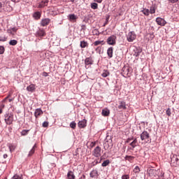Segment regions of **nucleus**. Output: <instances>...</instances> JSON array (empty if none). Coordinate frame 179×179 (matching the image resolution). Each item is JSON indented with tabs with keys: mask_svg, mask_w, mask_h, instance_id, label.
Segmentation results:
<instances>
[{
	"mask_svg": "<svg viewBox=\"0 0 179 179\" xmlns=\"http://www.w3.org/2000/svg\"><path fill=\"white\" fill-rule=\"evenodd\" d=\"M140 136L141 141L145 142V143H150L152 142L150 134L146 131H143Z\"/></svg>",
	"mask_w": 179,
	"mask_h": 179,
	"instance_id": "1",
	"label": "nucleus"
},
{
	"mask_svg": "<svg viewBox=\"0 0 179 179\" xmlns=\"http://www.w3.org/2000/svg\"><path fill=\"white\" fill-rule=\"evenodd\" d=\"M13 114L6 113L4 115V121L7 125H12L13 124Z\"/></svg>",
	"mask_w": 179,
	"mask_h": 179,
	"instance_id": "2",
	"label": "nucleus"
},
{
	"mask_svg": "<svg viewBox=\"0 0 179 179\" xmlns=\"http://www.w3.org/2000/svg\"><path fill=\"white\" fill-rule=\"evenodd\" d=\"M106 43L108 45H115L117 44V36L115 35H111L107 38Z\"/></svg>",
	"mask_w": 179,
	"mask_h": 179,
	"instance_id": "3",
	"label": "nucleus"
},
{
	"mask_svg": "<svg viewBox=\"0 0 179 179\" xmlns=\"http://www.w3.org/2000/svg\"><path fill=\"white\" fill-rule=\"evenodd\" d=\"M92 155L94 156V157H101V148L100 146H96L92 151Z\"/></svg>",
	"mask_w": 179,
	"mask_h": 179,
	"instance_id": "4",
	"label": "nucleus"
},
{
	"mask_svg": "<svg viewBox=\"0 0 179 179\" xmlns=\"http://www.w3.org/2000/svg\"><path fill=\"white\" fill-rule=\"evenodd\" d=\"M136 38V34L134 31H130L127 36V40L129 43H132Z\"/></svg>",
	"mask_w": 179,
	"mask_h": 179,
	"instance_id": "5",
	"label": "nucleus"
},
{
	"mask_svg": "<svg viewBox=\"0 0 179 179\" xmlns=\"http://www.w3.org/2000/svg\"><path fill=\"white\" fill-rule=\"evenodd\" d=\"M156 22L159 26H166V24L167 23L166 20L162 17H157Z\"/></svg>",
	"mask_w": 179,
	"mask_h": 179,
	"instance_id": "6",
	"label": "nucleus"
},
{
	"mask_svg": "<svg viewBox=\"0 0 179 179\" xmlns=\"http://www.w3.org/2000/svg\"><path fill=\"white\" fill-rule=\"evenodd\" d=\"M85 68H89V65H93V59L92 57H87L85 59Z\"/></svg>",
	"mask_w": 179,
	"mask_h": 179,
	"instance_id": "7",
	"label": "nucleus"
},
{
	"mask_svg": "<svg viewBox=\"0 0 179 179\" xmlns=\"http://www.w3.org/2000/svg\"><path fill=\"white\" fill-rule=\"evenodd\" d=\"M117 108H119V110H127V103H125V101H119Z\"/></svg>",
	"mask_w": 179,
	"mask_h": 179,
	"instance_id": "8",
	"label": "nucleus"
},
{
	"mask_svg": "<svg viewBox=\"0 0 179 179\" xmlns=\"http://www.w3.org/2000/svg\"><path fill=\"white\" fill-rule=\"evenodd\" d=\"M87 124V120H86V119H84L81 121H79L78 123V125L80 128H86Z\"/></svg>",
	"mask_w": 179,
	"mask_h": 179,
	"instance_id": "9",
	"label": "nucleus"
},
{
	"mask_svg": "<svg viewBox=\"0 0 179 179\" xmlns=\"http://www.w3.org/2000/svg\"><path fill=\"white\" fill-rule=\"evenodd\" d=\"M43 114H44V112H43V110H41V108H37L34 112V115L36 118H38V117H40V115H43Z\"/></svg>",
	"mask_w": 179,
	"mask_h": 179,
	"instance_id": "10",
	"label": "nucleus"
},
{
	"mask_svg": "<svg viewBox=\"0 0 179 179\" xmlns=\"http://www.w3.org/2000/svg\"><path fill=\"white\" fill-rule=\"evenodd\" d=\"M50 22H51V20L48 18H45L41 20V26H43V27H45V26H48V24H50Z\"/></svg>",
	"mask_w": 179,
	"mask_h": 179,
	"instance_id": "11",
	"label": "nucleus"
},
{
	"mask_svg": "<svg viewBox=\"0 0 179 179\" xmlns=\"http://www.w3.org/2000/svg\"><path fill=\"white\" fill-rule=\"evenodd\" d=\"M17 31V27L10 28V29L7 30V33L8 34H11V36H15V34H16Z\"/></svg>",
	"mask_w": 179,
	"mask_h": 179,
	"instance_id": "12",
	"label": "nucleus"
},
{
	"mask_svg": "<svg viewBox=\"0 0 179 179\" xmlns=\"http://www.w3.org/2000/svg\"><path fill=\"white\" fill-rule=\"evenodd\" d=\"M27 92H31V93H33L34 92H36V85L31 84L27 87Z\"/></svg>",
	"mask_w": 179,
	"mask_h": 179,
	"instance_id": "13",
	"label": "nucleus"
},
{
	"mask_svg": "<svg viewBox=\"0 0 179 179\" xmlns=\"http://www.w3.org/2000/svg\"><path fill=\"white\" fill-rule=\"evenodd\" d=\"M148 173L150 177H156L157 171L155 169H148Z\"/></svg>",
	"mask_w": 179,
	"mask_h": 179,
	"instance_id": "14",
	"label": "nucleus"
},
{
	"mask_svg": "<svg viewBox=\"0 0 179 179\" xmlns=\"http://www.w3.org/2000/svg\"><path fill=\"white\" fill-rule=\"evenodd\" d=\"M36 34L38 37H45V31L44 29H40L38 31H37Z\"/></svg>",
	"mask_w": 179,
	"mask_h": 179,
	"instance_id": "15",
	"label": "nucleus"
},
{
	"mask_svg": "<svg viewBox=\"0 0 179 179\" xmlns=\"http://www.w3.org/2000/svg\"><path fill=\"white\" fill-rule=\"evenodd\" d=\"M80 47L81 48H87V47H89V43L86 41H81L80 42Z\"/></svg>",
	"mask_w": 179,
	"mask_h": 179,
	"instance_id": "16",
	"label": "nucleus"
},
{
	"mask_svg": "<svg viewBox=\"0 0 179 179\" xmlns=\"http://www.w3.org/2000/svg\"><path fill=\"white\" fill-rule=\"evenodd\" d=\"M104 44H106L104 41H96L92 43V45L97 47V45H104Z\"/></svg>",
	"mask_w": 179,
	"mask_h": 179,
	"instance_id": "17",
	"label": "nucleus"
},
{
	"mask_svg": "<svg viewBox=\"0 0 179 179\" xmlns=\"http://www.w3.org/2000/svg\"><path fill=\"white\" fill-rule=\"evenodd\" d=\"M114 48L113 47H110L107 50V54L109 58H113V54Z\"/></svg>",
	"mask_w": 179,
	"mask_h": 179,
	"instance_id": "18",
	"label": "nucleus"
},
{
	"mask_svg": "<svg viewBox=\"0 0 179 179\" xmlns=\"http://www.w3.org/2000/svg\"><path fill=\"white\" fill-rule=\"evenodd\" d=\"M90 176L91 178H94V177H99V173L97 172V170L94 169L91 171Z\"/></svg>",
	"mask_w": 179,
	"mask_h": 179,
	"instance_id": "19",
	"label": "nucleus"
},
{
	"mask_svg": "<svg viewBox=\"0 0 179 179\" xmlns=\"http://www.w3.org/2000/svg\"><path fill=\"white\" fill-rule=\"evenodd\" d=\"M47 5H48V0H43L40 3L38 8H44V6H47Z\"/></svg>",
	"mask_w": 179,
	"mask_h": 179,
	"instance_id": "20",
	"label": "nucleus"
},
{
	"mask_svg": "<svg viewBox=\"0 0 179 179\" xmlns=\"http://www.w3.org/2000/svg\"><path fill=\"white\" fill-rule=\"evenodd\" d=\"M102 115L103 117H108L110 115V110L105 108L102 110Z\"/></svg>",
	"mask_w": 179,
	"mask_h": 179,
	"instance_id": "21",
	"label": "nucleus"
},
{
	"mask_svg": "<svg viewBox=\"0 0 179 179\" xmlns=\"http://www.w3.org/2000/svg\"><path fill=\"white\" fill-rule=\"evenodd\" d=\"M76 177L75 176V174L72 172V171H70L67 173V178L68 179H75Z\"/></svg>",
	"mask_w": 179,
	"mask_h": 179,
	"instance_id": "22",
	"label": "nucleus"
},
{
	"mask_svg": "<svg viewBox=\"0 0 179 179\" xmlns=\"http://www.w3.org/2000/svg\"><path fill=\"white\" fill-rule=\"evenodd\" d=\"M68 17L69 20H70L71 22L76 20V19H78V17L75 14H70L69 15Z\"/></svg>",
	"mask_w": 179,
	"mask_h": 179,
	"instance_id": "23",
	"label": "nucleus"
},
{
	"mask_svg": "<svg viewBox=\"0 0 179 179\" xmlns=\"http://www.w3.org/2000/svg\"><path fill=\"white\" fill-rule=\"evenodd\" d=\"M34 19H36V20H38V19H40L41 17V13L37 11L36 13H34Z\"/></svg>",
	"mask_w": 179,
	"mask_h": 179,
	"instance_id": "24",
	"label": "nucleus"
},
{
	"mask_svg": "<svg viewBox=\"0 0 179 179\" xmlns=\"http://www.w3.org/2000/svg\"><path fill=\"white\" fill-rule=\"evenodd\" d=\"M138 143V139L134 138L131 143H130V146H131L133 148H136V145Z\"/></svg>",
	"mask_w": 179,
	"mask_h": 179,
	"instance_id": "25",
	"label": "nucleus"
},
{
	"mask_svg": "<svg viewBox=\"0 0 179 179\" xmlns=\"http://www.w3.org/2000/svg\"><path fill=\"white\" fill-rule=\"evenodd\" d=\"M141 12L145 15V16H149L150 10L148 8H143Z\"/></svg>",
	"mask_w": 179,
	"mask_h": 179,
	"instance_id": "26",
	"label": "nucleus"
},
{
	"mask_svg": "<svg viewBox=\"0 0 179 179\" xmlns=\"http://www.w3.org/2000/svg\"><path fill=\"white\" fill-rule=\"evenodd\" d=\"M36 146L34 145L32 149L29 151L28 156H33V155H34V152H36Z\"/></svg>",
	"mask_w": 179,
	"mask_h": 179,
	"instance_id": "27",
	"label": "nucleus"
},
{
	"mask_svg": "<svg viewBox=\"0 0 179 179\" xmlns=\"http://www.w3.org/2000/svg\"><path fill=\"white\" fill-rule=\"evenodd\" d=\"M150 13H151V15H153V13H156V7L155 6H152L150 8Z\"/></svg>",
	"mask_w": 179,
	"mask_h": 179,
	"instance_id": "28",
	"label": "nucleus"
},
{
	"mask_svg": "<svg viewBox=\"0 0 179 179\" xmlns=\"http://www.w3.org/2000/svg\"><path fill=\"white\" fill-rule=\"evenodd\" d=\"M108 164H110V160L106 159L102 163L101 166H102V167H107V166H108Z\"/></svg>",
	"mask_w": 179,
	"mask_h": 179,
	"instance_id": "29",
	"label": "nucleus"
},
{
	"mask_svg": "<svg viewBox=\"0 0 179 179\" xmlns=\"http://www.w3.org/2000/svg\"><path fill=\"white\" fill-rule=\"evenodd\" d=\"M91 8L92 9H98L99 8V4H97V3H91Z\"/></svg>",
	"mask_w": 179,
	"mask_h": 179,
	"instance_id": "30",
	"label": "nucleus"
},
{
	"mask_svg": "<svg viewBox=\"0 0 179 179\" xmlns=\"http://www.w3.org/2000/svg\"><path fill=\"white\" fill-rule=\"evenodd\" d=\"M134 173H135V174H139V173H141V169L136 166L134 169Z\"/></svg>",
	"mask_w": 179,
	"mask_h": 179,
	"instance_id": "31",
	"label": "nucleus"
},
{
	"mask_svg": "<svg viewBox=\"0 0 179 179\" xmlns=\"http://www.w3.org/2000/svg\"><path fill=\"white\" fill-rule=\"evenodd\" d=\"M9 149H10V152H14L15 149H16V145H13V144H10L8 146Z\"/></svg>",
	"mask_w": 179,
	"mask_h": 179,
	"instance_id": "32",
	"label": "nucleus"
},
{
	"mask_svg": "<svg viewBox=\"0 0 179 179\" xmlns=\"http://www.w3.org/2000/svg\"><path fill=\"white\" fill-rule=\"evenodd\" d=\"M11 179H23V176L15 174L13 176Z\"/></svg>",
	"mask_w": 179,
	"mask_h": 179,
	"instance_id": "33",
	"label": "nucleus"
},
{
	"mask_svg": "<svg viewBox=\"0 0 179 179\" xmlns=\"http://www.w3.org/2000/svg\"><path fill=\"white\" fill-rule=\"evenodd\" d=\"M122 71H123L124 75H128V73L129 72V69L126 68V67H123L122 68Z\"/></svg>",
	"mask_w": 179,
	"mask_h": 179,
	"instance_id": "34",
	"label": "nucleus"
},
{
	"mask_svg": "<svg viewBox=\"0 0 179 179\" xmlns=\"http://www.w3.org/2000/svg\"><path fill=\"white\" fill-rule=\"evenodd\" d=\"M16 44H17V41H16L15 39L10 40L9 42L10 45H16Z\"/></svg>",
	"mask_w": 179,
	"mask_h": 179,
	"instance_id": "35",
	"label": "nucleus"
},
{
	"mask_svg": "<svg viewBox=\"0 0 179 179\" xmlns=\"http://www.w3.org/2000/svg\"><path fill=\"white\" fill-rule=\"evenodd\" d=\"M70 128H72V129H75L76 128V122H71L70 123Z\"/></svg>",
	"mask_w": 179,
	"mask_h": 179,
	"instance_id": "36",
	"label": "nucleus"
},
{
	"mask_svg": "<svg viewBox=\"0 0 179 179\" xmlns=\"http://www.w3.org/2000/svg\"><path fill=\"white\" fill-rule=\"evenodd\" d=\"M166 115H168V117H170L171 115V109L170 108H169L166 110Z\"/></svg>",
	"mask_w": 179,
	"mask_h": 179,
	"instance_id": "37",
	"label": "nucleus"
},
{
	"mask_svg": "<svg viewBox=\"0 0 179 179\" xmlns=\"http://www.w3.org/2000/svg\"><path fill=\"white\" fill-rule=\"evenodd\" d=\"M29 134V130H23L22 132H21V135L22 136H26V135H27Z\"/></svg>",
	"mask_w": 179,
	"mask_h": 179,
	"instance_id": "38",
	"label": "nucleus"
},
{
	"mask_svg": "<svg viewBox=\"0 0 179 179\" xmlns=\"http://www.w3.org/2000/svg\"><path fill=\"white\" fill-rule=\"evenodd\" d=\"M125 159L128 160L129 162H131V160H134V157L129 156V155H127L125 157Z\"/></svg>",
	"mask_w": 179,
	"mask_h": 179,
	"instance_id": "39",
	"label": "nucleus"
},
{
	"mask_svg": "<svg viewBox=\"0 0 179 179\" xmlns=\"http://www.w3.org/2000/svg\"><path fill=\"white\" fill-rule=\"evenodd\" d=\"M8 40V38H6L5 36H0V41L5 42Z\"/></svg>",
	"mask_w": 179,
	"mask_h": 179,
	"instance_id": "40",
	"label": "nucleus"
},
{
	"mask_svg": "<svg viewBox=\"0 0 179 179\" xmlns=\"http://www.w3.org/2000/svg\"><path fill=\"white\" fill-rule=\"evenodd\" d=\"M178 157H173L172 159H171V163H174V162H176V163H177V162H178Z\"/></svg>",
	"mask_w": 179,
	"mask_h": 179,
	"instance_id": "41",
	"label": "nucleus"
},
{
	"mask_svg": "<svg viewBox=\"0 0 179 179\" xmlns=\"http://www.w3.org/2000/svg\"><path fill=\"white\" fill-rule=\"evenodd\" d=\"M108 75H110V73H108V71H105L104 73H102L103 78H107Z\"/></svg>",
	"mask_w": 179,
	"mask_h": 179,
	"instance_id": "42",
	"label": "nucleus"
},
{
	"mask_svg": "<svg viewBox=\"0 0 179 179\" xmlns=\"http://www.w3.org/2000/svg\"><path fill=\"white\" fill-rule=\"evenodd\" d=\"M5 52V48L3 46H0V54H3Z\"/></svg>",
	"mask_w": 179,
	"mask_h": 179,
	"instance_id": "43",
	"label": "nucleus"
},
{
	"mask_svg": "<svg viewBox=\"0 0 179 179\" xmlns=\"http://www.w3.org/2000/svg\"><path fill=\"white\" fill-rule=\"evenodd\" d=\"M3 108H5V105H3V104L0 105V114H2Z\"/></svg>",
	"mask_w": 179,
	"mask_h": 179,
	"instance_id": "44",
	"label": "nucleus"
},
{
	"mask_svg": "<svg viewBox=\"0 0 179 179\" xmlns=\"http://www.w3.org/2000/svg\"><path fill=\"white\" fill-rule=\"evenodd\" d=\"M43 128H47V127H48V122H44L43 123Z\"/></svg>",
	"mask_w": 179,
	"mask_h": 179,
	"instance_id": "45",
	"label": "nucleus"
},
{
	"mask_svg": "<svg viewBox=\"0 0 179 179\" xmlns=\"http://www.w3.org/2000/svg\"><path fill=\"white\" fill-rule=\"evenodd\" d=\"M131 141H134V137L127 138L126 141V143H129V142H131Z\"/></svg>",
	"mask_w": 179,
	"mask_h": 179,
	"instance_id": "46",
	"label": "nucleus"
},
{
	"mask_svg": "<svg viewBox=\"0 0 179 179\" xmlns=\"http://www.w3.org/2000/svg\"><path fill=\"white\" fill-rule=\"evenodd\" d=\"M122 179H129V175H123Z\"/></svg>",
	"mask_w": 179,
	"mask_h": 179,
	"instance_id": "47",
	"label": "nucleus"
},
{
	"mask_svg": "<svg viewBox=\"0 0 179 179\" xmlns=\"http://www.w3.org/2000/svg\"><path fill=\"white\" fill-rule=\"evenodd\" d=\"M171 3H176V2H178V0H168Z\"/></svg>",
	"mask_w": 179,
	"mask_h": 179,
	"instance_id": "48",
	"label": "nucleus"
},
{
	"mask_svg": "<svg viewBox=\"0 0 179 179\" xmlns=\"http://www.w3.org/2000/svg\"><path fill=\"white\" fill-rule=\"evenodd\" d=\"M108 143H104V149H108Z\"/></svg>",
	"mask_w": 179,
	"mask_h": 179,
	"instance_id": "49",
	"label": "nucleus"
},
{
	"mask_svg": "<svg viewBox=\"0 0 179 179\" xmlns=\"http://www.w3.org/2000/svg\"><path fill=\"white\" fill-rule=\"evenodd\" d=\"M43 76H45V78H47V76H48V73H47V72H43Z\"/></svg>",
	"mask_w": 179,
	"mask_h": 179,
	"instance_id": "50",
	"label": "nucleus"
},
{
	"mask_svg": "<svg viewBox=\"0 0 179 179\" xmlns=\"http://www.w3.org/2000/svg\"><path fill=\"white\" fill-rule=\"evenodd\" d=\"M94 2H97L98 3H101L103 2V0H94Z\"/></svg>",
	"mask_w": 179,
	"mask_h": 179,
	"instance_id": "51",
	"label": "nucleus"
},
{
	"mask_svg": "<svg viewBox=\"0 0 179 179\" xmlns=\"http://www.w3.org/2000/svg\"><path fill=\"white\" fill-rule=\"evenodd\" d=\"M94 146H96V143L92 142V143H91V148H94Z\"/></svg>",
	"mask_w": 179,
	"mask_h": 179,
	"instance_id": "52",
	"label": "nucleus"
},
{
	"mask_svg": "<svg viewBox=\"0 0 179 179\" xmlns=\"http://www.w3.org/2000/svg\"><path fill=\"white\" fill-rule=\"evenodd\" d=\"M3 159H6L8 157V155L6 154H4L3 155Z\"/></svg>",
	"mask_w": 179,
	"mask_h": 179,
	"instance_id": "53",
	"label": "nucleus"
},
{
	"mask_svg": "<svg viewBox=\"0 0 179 179\" xmlns=\"http://www.w3.org/2000/svg\"><path fill=\"white\" fill-rule=\"evenodd\" d=\"M108 23V18L106 19V23L103 24V26H106V24H107Z\"/></svg>",
	"mask_w": 179,
	"mask_h": 179,
	"instance_id": "54",
	"label": "nucleus"
},
{
	"mask_svg": "<svg viewBox=\"0 0 179 179\" xmlns=\"http://www.w3.org/2000/svg\"><path fill=\"white\" fill-rule=\"evenodd\" d=\"M8 96L6 97V98L3 100V103H5V101H6V100H8Z\"/></svg>",
	"mask_w": 179,
	"mask_h": 179,
	"instance_id": "55",
	"label": "nucleus"
},
{
	"mask_svg": "<svg viewBox=\"0 0 179 179\" xmlns=\"http://www.w3.org/2000/svg\"><path fill=\"white\" fill-rule=\"evenodd\" d=\"M3 4L0 2V9L2 8Z\"/></svg>",
	"mask_w": 179,
	"mask_h": 179,
	"instance_id": "56",
	"label": "nucleus"
},
{
	"mask_svg": "<svg viewBox=\"0 0 179 179\" xmlns=\"http://www.w3.org/2000/svg\"><path fill=\"white\" fill-rule=\"evenodd\" d=\"M69 2H75V0H69Z\"/></svg>",
	"mask_w": 179,
	"mask_h": 179,
	"instance_id": "57",
	"label": "nucleus"
},
{
	"mask_svg": "<svg viewBox=\"0 0 179 179\" xmlns=\"http://www.w3.org/2000/svg\"><path fill=\"white\" fill-rule=\"evenodd\" d=\"M8 101L10 103V101H12V99H9Z\"/></svg>",
	"mask_w": 179,
	"mask_h": 179,
	"instance_id": "58",
	"label": "nucleus"
},
{
	"mask_svg": "<svg viewBox=\"0 0 179 179\" xmlns=\"http://www.w3.org/2000/svg\"><path fill=\"white\" fill-rule=\"evenodd\" d=\"M0 124H1V120H0Z\"/></svg>",
	"mask_w": 179,
	"mask_h": 179,
	"instance_id": "59",
	"label": "nucleus"
},
{
	"mask_svg": "<svg viewBox=\"0 0 179 179\" xmlns=\"http://www.w3.org/2000/svg\"><path fill=\"white\" fill-rule=\"evenodd\" d=\"M122 1H125V0H122Z\"/></svg>",
	"mask_w": 179,
	"mask_h": 179,
	"instance_id": "60",
	"label": "nucleus"
}]
</instances>
